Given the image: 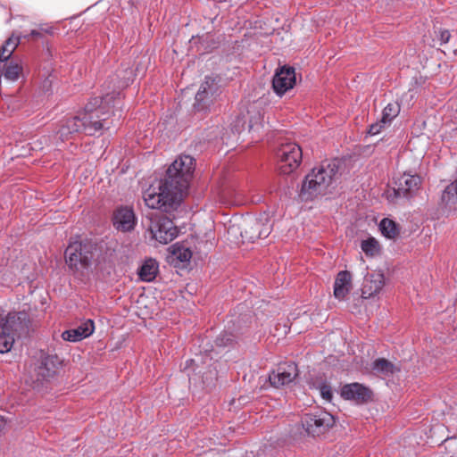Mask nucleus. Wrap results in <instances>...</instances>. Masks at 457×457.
<instances>
[{
    "label": "nucleus",
    "instance_id": "36",
    "mask_svg": "<svg viewBox=\"0 0 457 457\" xmlns=\"http://www.w3.org/2000/svg\"><path fill=\"white\" fill-rule=\"evenodd\" d=\"M125 85H127V82H121V83H120L119 87H124Z\"/></svg>",
    "mask_w": 457,
    "mask_h": 457
},
{
    "label": "nucleus",
    "instance_id": "21",
    "mask_svg": "<svg viewBox=\"0 0 457 457\" xmlns=\"http://www.w3.org/2000/svg\"><path fill=\"white\" fill-rule=\"evenodd\" d=\"M442 204L449 210L455 209L457 204V179L448 185L442 193Z\"/></svg>",
    "mask_w": 457,
    "mask_h": 457
},
{
    "label": "nucleus",
    "instance_id": "7",
    "mask_svg": "<svg viewBox=\"0 0 457 457\" xmlns=\"http://www.w3.org/2000/svg\"><path fill=\"white\" fill-rule=\"evenodd\" d=\"M278 168L283 174L294 172L301 164L303 152L296 143L282 144L277 151Z\"/></svg>",
    "mask_w": 457,
    "mask_h": 457
},
{
    "label": "nucleus",
    "instance_id": "33",
    "mask_svg": "<svg viewBox=\"0 0 457 457\" xmlns=\"http://www.w3.org/2000/svg\"><path fill=\"white\" fill-rule=\"evenodd\" d=\"M451 37V34L448 30L444 29L439 32V40L441 41V44H446L449 42Z\"/></svg>",
    "mask_w": 457,
    "mask_h": 457
},
{
    "label": "nucleus",
    "instance_id": "4",
    "mask_svg": "<svg viewBox=\"0 0 457 457\" xmlns=\"http://www.w3.org/2000/svg\"><path fill=\"white\" fill-rule=\"evenodd\" d=\"M96 248L89 243L71 242L64 251V261L69 271L77 278H84L89 271Z\"/></svg>",
    "mask_w": 457,
    "mask_h": 457
},
{
    "label": "nucleus",
    "instance_id": "8",
    "mask_svg": "<svg viewBox=\"0 0 457 457\" xmlns=\"http://www.w3.org/2000/svg\"><path fill=\"white\" fill-rule=\"evenodd\" d=\"M148 229L152 238L163 245L171 242L179 233L173 221L166 216L151 219Z\"/></svg>",
    "mask_w": 457,
    "mask_h": 457
},
{
    "label": "nucleus",
    "instance_id": "32",
    "mask_svg": "<svg viewBox=\"0 0 457 457\" xmlns=\"http://www.w3.org/2000/svg\"><path fill=\"white\" fill-rule=\"evenodd\" d=\"M13 53H9L8 52H5L4 51V48L1 47L0 49V62L1 63H5V62H10L12 59V55Z\"/></svg>",
    "mask_w": 457,
    "mask_h": 457
},
{
    "label": "nucleus",
    "instance_id": "12",
    "mask_svg": "<svg viewBox=\"0 0 457 457\" xmlns=\"http://www.w3.org/2000/svg\"><path fill=\"white\" fill-rule=\"evenodd\" d=\"M295 84V69L291 67H283L278 71L272 80V87L275 93L281 96L287 90L293 88Z\"/></svg>",
    "mask_w": 457,
    "mask_h": 457
},
{
    "label": "nucleus",
    "instance_id": "14",
    "mask_svg": "<svg viewBox=\"0 0 457 457\" xmlns=\"http://www.w3.org/2000/svg\"><path fill=\"white\" fill-rule=\"evenodd\" d=\"M341 396L345 400L361 404L371 399L372 392L369 387L360 383H351L342 386Z\"/></svg>",
    "mask_w": 457,
    "mask_h": 457
},
{
    "label": "nucleus",
    "instance_id": "11",
    "mask_svg": "<svg viewBox=\"0 0 457 457\" xmlns=\"http://www.w3.org/2000/svg\"><path fill=\"white\" fill-rule=\"evenodd\" d=\"M298 375L297 366L295 362L280 364L276 370L269 376V380L274 387H280L290 384Z\"/></svg>",
    "mask_w": 457,
    "mask_h": 457
},
{
    "label": "nucleus",
    "instance_id": "2",
    "mask_svg": "<svg viewBox=\"0 0 457 457\" xmlns=\"http://www.w3.org/2000/svg\"><path fill=\"white\" fill-rule=\"evenodd\" d=\"M120 100V93L112 91L100 99L96 97L85 106L82 116L68 119L58 131L60 138L64 141L73 133L84 131L87 135H95L104 129L109 128L107 119L109 113L115 115Z\"/></svg>",
    "mask_w": 457,
    "mask_h": 457
},
{
    "label": "nucleus",
    "instance_id": "16",
    "mask_svg": "<svg viewBox=\"0 0 457 457\" xmlns=\"http://www.w3.org/2000/svg\"><path fill=\"white\" fill-rule=\"evenodd\" d=\"M385 285L384 274L380 271L368 274L363 282L361 295L363 298H370L378 294Z\"/></svg>",
    "mask_w": 457,
    "mask_h": 457
},
{
    "label": "nucleus",
    "instance_id": "37",
    "mask_svg": "<svg viewBox=\"0 0 457 457\" xmlns=\"http://www.w3.org/2000/svg\"><path fill=\"white\" fill-rule=\"evenodd\" d=\"M195 361H196V360H189V361H187V362H195Z\"/></svg>",
    "mask_w": 457,
    "mask_h": 457
},
{
    "label": "nucleus",
    "instance_id": "31",
    "mask_svg": "<svg viewBox=\"0 0 457 457\" xmlns=\"http://www.w3.org/2000/svg\"><path fill=\"white\" fill-rule=\"evenodd\" d=\"M232 341L233 339L231 338L230 336H228L227 334L220 335L216 338V345L219 346H226L231 344Z\"/></svg>",
    "mask_w": 457,
    "mask_h": 457
},
{
    "label": "nucleus",
    "instance_id": "19",
    "mask_svg": "<svg viewBox=\"0 0 457 457\" xmlns=\"http://www.w3.org/2000/svg\"><path fill=\"white\" fill-rule=\"evenodd\" d=\"M352 289V275L347 270L340 271L334 283V296L338 300H344Z\"/></svg>",
    "mask_w": 457,
    "mask_h": 457
},
{
    "label": "nucleus",
    "instance_id": "28",
    "mask_svg": "<svg viewBox=\"0 0 457 457\" xmlns=\"http://www.w3.org/2000/svg\"><path fill=\"white\" fill-rule=\"evenodd\" d=\"M19 44H20V37H14L12 35L3 44V46L1 47L4 48V51L8 52V54H9V53H13L15 51V49L17 48V46H19Z\"/></svg>",
    "mask_w": 457,
    "mask_h": 457
},
{
    "label": "nucleus",
    "instance_id": "17",
    "mask_svg": "<svg viewBox=\"0 0 457 457\" xmlns=\"http://www.w3.org/2000/svg\"><path fill=\"white\" fill-rule=\"evenodd\" d=\"M94 330L95 326L93 320H87L75 328L63 331L62 337L65 341L78 342L91 336Z\"/></svg>",
    "mask_w": 457,
    "mask_h": 457
},
{
    "label": "nucleus",
    "instance_id": "23",
    "mask_svg": "<svg viewBox=\"0 0 457 457\" xmlns=\"http://www.w3.org/2000/svg\"><path fill=\"white\" fill-rule=\"evenodd\" d=\"M362 252L369 257H375L380 254L381 248L378 241L374 237H368L361 243Z\"/></svg>",
    "mask_w": 457,
    "mask_h": 457
},
{
    "label": "nucleus",
    "instance_id": "25",
    "mask_svg": "<svg viewBox=\"0 0 457 457\" xmlns=\"http://www.w3.org/2000/svg\"><path fill=\"white\" fill-rule=\"evenodd\" d=\"M399 112L400 105L397 102L387 104L382 112V123L390 124Z\"/></svg>",
    "mask_w": 457,
    "mask_h": 457
},
{
    "label": "nucleus",
    "instance_id": "5",
    "mask_svg": "<svg viewBox=\"0 0 457 457\" xmlns=\"http://www.w3.org/2000/svg\"><path fill=\"white\" fill-rule=\"evenodd\" d=\"M0 353H6L12 350L15 337L27 328L25 314L10 312L0 320Z\"/></svg>",
    "mask_w": 457,
    "mask_h": 457
},
{
    "label": "nucleus",
    "instance_id": "26",
    "mask_svg": "<svg viewBox=\"0 0 457 457\" xmlns=\"http://www.w3.org/2000/svg\"><path fill=\"white\" fill-rule=\"evenodd\" d=\"M264 117L260 112L251 117L249 121V131L256 133L259 137L262 132L264 131Z\"/></svg>",
    "mask_w": 457,
    "mask_h": 457
},
{
    "label": "nucleus",
    "instance_id": "15",
    "mask_svg": "<svg viewBox=\"0 0 457 457\" xmlns=\"http://www.w3.org/2000/svg\"><path fill=\"white\" fill-rule=\"evenodd\" d=\"M113 226L121 231H129L134 228L136 217L129 207H119L113 213Z\"/></svg>",
    "mask_w": 457,
    "mask_h": 457
},
{
    "label": "nucleus",
    "instance_id": "30",
    "mask_svg": "<svg viewBox=\"0 0 457 457\" xmlns=\"http://www.w3.org/2000/svg\"><path fill=\"white\" fill-rule=\"evenodd\" d=\"M386 124L387 123H382V119H381L379 121L375 122L370 126L368 134L370 136L378 135L381 131V129L385 127V125H386Z\"/></svg>",
    "mask_w": 457,
    "mask_h": 457
},
{
    "label": "nucleus",
    "instance_id": "9",
    "mask_svg": "<svg viewBox=\"0 0 457 457\" xmlns=\"http://www.w3.org/2000/svg\"><path fill=\"white\" fill-rule=\"evenodd\" d=\"M334 424V418L326 411L306 414L303 426L308 434L318 436Z\"/></svg>",
    "mask_w": 457,
    "mask_h": 457
},
{
    "label": "nucleus",
    "instance_id": "3",
    "mask_svg": "<svg viewBox=\"0 0 457 457\" xmlns=\"http://www.w3.org/2000/svg\"><path fill=\"white\" fill-rule=\"evenodd\" d=\"M338 171L337 163L324 162L314 167L303 182L300 195L304 200L312 199L318 195L324 194L332 184Z\"/></svg>",
    "mask_w": 457,
    "mask_h": 457
},
{
    "label": "nucleus",
    "instance_id": "6",
    "mask_svg": "<svg viewBox=\"0 0 457 457\" xmlns=\"http://www.w3.org/2000/svg\"><path fill=\"white\" fill-rule=\"evenodd\" d=\"M272 230V221L269 213H261L257 218H249L243 223L240 235L245 241L254 242L266 238Z\"/></svg>",
    "mask_w": 457,
    "mask_h": 457
},
{
    "label": "nucleus",
    "instance_id": "20",
    "mask_svg": "<svg viewBox=\"0 0 457 457\" xmlns=\"http://www.w3.org/2000/svg\"><path fill=\"white\" fill-rule=\"evenodd\" d=\"M159 270V265L154 259H148L138 269V276L142 281L152 282Z\"/></svg>",
    "mask_w": 457,
    "mask_h": 457
},
{
    "label": "nucleus",
    "instance_id": "35",
    "mask_svg": "<svg viewBox=\"0 0 457 457\" xmlns=\"http://www.w3.org/2000/svg\"><path fill=\"white\" fill-rule=\"evenodd\" d=\"M237 229H238V228H236L235 226H232L231 228H229L228 232H230V231H236V230H237Z\"/></svg>",
    "mask_w": 457,
    "mask_h": 457
},
{
    "label": "nucleus",
    "instance_id": "22",
    "mask_svg": "<svg viewBox=\"0 0 457 457\" xmlns=\"http://www.w3.org/2000/svg\"><path fill=\"white\" fill-rule=\"evenodd\" d=\"M373 371L381 376H389L394 374L398 369L389 361L384 358H378L372 364Z\"/></svg>",
    "mask_w": 457,
    "mask_h": 457
},
{
    "label": "nucleus",
    "instance_id": "18",
    "mask_svg": "<svg viewBox=\"0 0 457 457\" xmlns=\"http://www.w3.org/2000/svg\"><path fill=\"white\" fill-rule=\"evenodd\" d=\"M62 361L57 355H46L42 358L37 367V375L43 379L54 378L57 373Z\"/></svg>",
    "mask_w": 457,
    "mask_h": 457
},
{
    "label": "nucleus",
    "instance_id": "10",
    "mask_svg": "<svg viewBox=\"0 0 457 457\" xmlns=\"http://www.w3.org/2000/svg\"><path fill=\"white\" fill-rule=\"evenodd\" d=\"M217 93L218 86L215 79L212 77H206L195 95V108L197 111L206 110L214 101Z\"/></svg>",
    "mask_w": 457,
    "mask_h": 457
},
{
    "label": "nucleus",
    "instance_id": "13",
    "mask_svg": "<svg viewBox=\"0 0 457 457\" xmlns=\"http://www.w3.org/2000/svg\"><path fill=\"white\" fill-rule=\"evenodd\" d=\"M420 183V176L404 172L395 181L394 194L396 197H409L419 189Z\"/></svg>",
    "mask_w": 457,
    "mask_h": 457
},
{
    "label": "nucleus",
    "instance_id": "34",
    "mask_svg": "<svg viewBox=\"0 0 457 457\" xmlns=\"http://www.w3.org/2000/svg\"><path fill=\"white\" fill-rule=\"evenodd\" d=\"M29 36H31V37H38V36H40V32L36 30V29H33V30L30 31Z\"/></svg>",
    "mask_w": 457,
    "mask_h": 457
},
{
    "label": "nucleus",
    "instance_id": "27",
    "mask_svg": "<svg viewBox=\"0 0 457 457\" xmlns=\"http://www.w3.org/2000/svg\"><path fill=\"white\" fill-rule=\"evenodd\" d=\"M171 253L172 255L179 261L185 262L191 259L192 253L184 245L175 244L171 246Z\"/></svg>",
    "mask_w": 457,
    "mask_h": 457
},
{
    "label": "nucleus",
    "instance_id": "24",
    "mask_svg": "<svg viewBox=\"0 0 457 457\" xmlns=\"http://www.w3.org/2000/svg\"><path fill=\"white\" fill-rule=\"evenodd\" d=\"M379 228L384 237L393 239L399 234L397 224L390 219L385 218L380 221Z\"/></svg>",
    "mask_w": 457,
    "mask_h": 457
},
{
    "label": "nucleus",
    "instance_id": "29",
    "mask_svg": "<svg viewBox=\"0 0 457 457\" xmlns=\"http://www.w3.org/2000/svg\"><path fill=\"white\" fill-rule=\"evenodd\" d=\"M319 389V392L321 395V397L330 403L332 401V398H333V393H332V389H331V386L329 385H328L326 382H322L321 384L319 385V386L317 387Z\"/></svg>",
    "mask_w": 457,
    "mask_h": 457
},
{
    "label": "nucleus",
    "instance_id": "1",
    "mask_svg": "<svg viewBox=\"0 0 457 457\" xmlns=\"http://www.w3.org/2000/svg\"><path fill=\"white\" fill-rule=\"evenodd\" d=\"M195 170V160L190 155H180L168 168L163 181L151 186L144 192L147 207L165 212L176 210L187 193Z\"/></svg>",
    "mask_w": 457,
    "mask_h": 457
}]
</instances>
